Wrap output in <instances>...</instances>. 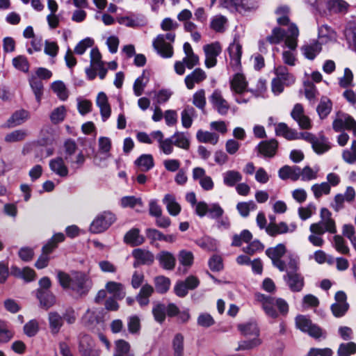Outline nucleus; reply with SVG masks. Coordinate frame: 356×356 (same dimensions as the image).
I'll return each mask as SVG.
<instances>
[{
    "instance_id": "5",
    "label": "nucleus",
    "mask_w": 356,
    "mask_h": 356,
    "mask_svg": "<svg viewBox=\"0 0 356 356\" xmlns=\"http://www.w3.org/2000/svg\"><path fill=\"white\" fill-rule=\"evenodd\" d=\"M299 261L293 256L289 257L287 266L284 272L283 279L289 289L293 292H300L305 285V279L299 272Z\"/></svg>"
},
{
    "instance_id": "54",
    "label": "nucleus",
    "mask_w": 356,
    "mask_h": 356,
    "mask_svg": "<svg viewBox=\"0 0 356 356\" xmlns=\"http://www.w3.org/2000/svg\"><path fill=\"white\" fill-rule=\"evenodd\" d=\"M311 190L314 193L316 199H319L323 195H329L330 193L331 187L327 182L321 184H315L312 186Z\"/></svg>"
},
{
    "instance_id": "18",
    "label": "nucleus",
    "mask_w": 356,
    "mask_h": 356,
    "mask_svg": "<svg viewBox=\"0 0 356 356\" xmlns=\"http://www.w3.org/2000/svg\"><path fill=\"white\" fill-rule=\"evenodd\" d=\"M210 102L213 107L222 115H225L228 113L229 104L222 97L220 90H215L210 96Z\"/></svg>"
},
{
    "instance_id": "27",
    "label": "nucleus",
    "mask_w": 356,
    "mask_h": 356,
    "mask_svg": "<svg viewBox=\"0 0 356 356\" xmlns=\"http://www.w3.org/2000/svg\"><path fill=\"white\" fill-rule=\"evenodd\" d=\"M97 106L99 108L103 122H106L111 116V108L108 104V97L104 92L98 93L96 99Z\"/></svg>"
},
{
    "instance_id": "42",
    "label": "nucleus",
    "mask_w": 356,
    "mask_h": 356,
    "mask_svg": "<svg viewBox=\"0 0 356 356\" xmlns=\"http://www.w3.org/2000/svg\"><path fill=\"white\" fill-rule=\"evenodd\" d=\"M113 355L134 356V353L131 352V346L129 342L124 339H118L115 342V353Z\"/></svg>"
},
{
    "instance_id": "28",
    "label": "nucleus",
    "mask_w": 356,
    "mask_h": 356,
    "mask_svg": "<svg viewBox=\"0 0 356 356\" xmlns=\"http://www.w3.org/2000/svg\"><path fill=\"white\" fill-rule=\"evenodd\" d=\"M207 78L206 73L200 68H196L191 74H188L184 82L188 90L194 88L195 84H199Z\"/></svg>"
},
{
    "instance_id": "49",
    "label": "nucleus",
    "mask_w": 356,
    "mask_h": 356,
    "mask_svg": "<svg viewBox=\"0 0 356 356\" xmlns=\"http://www.w3.org/2000/svg\"><path fill=\"white\" fill-rule=\"evenodd\" d=\"M149 82V77L145 76V71L134 81L133 86L134 93L136 96H140Z\"/></svg>"
},
{
    "instance_id": "19",
    "label": "nucleus",
    "mask_w": 356,
    "mask_h": 356,
    "mask_svg": "<svg viewBox=\"0 0 356 356\" xmlns=\"http://www.w3.org/2000/svg\"><path fill=\"white\" fill-rule=\"evenodd\" d=\"M151 136L158 142L159 147L164 154L170 155L173 152L174 143L171 137L164 138L163 134L159 130L151 132Z\"/></svg>"
},
{
    "instance_id": "55",
    "label": "nucleus",
    "mask_w": 356,
    "mask_h": 356,
    "mask_svg": "<svg viewBox=\"0 0 356 356\" xmlns=\"http://www.w3.org/2000/svg\"><path fill=\"white\" fill-rule=\"evenodd\" d=\"M27 135V131L24 129H17L6 134L4 140L8 143L19 142L24 140Z\"/></svg>"
},
{
    "instance_id": "12",
    "label": "nucleus",
    "mask_w": 356,
    "mask_h": 356,
    "mask_svg": "<svg viewBox=\"0 0 356 356\" xmlns=\"http://www.w3.org/2000/svg\"><path fill=\"white\" fill-rule=\"evenodd\" d=\"M228 51L230 58V66L232 70L234 71L241 70L243 47L238 35L234 36L233 42L228 47Z\"/></svg>"
},
{
    "instance_id": "41",
    "label": "nucleus",
    "mask_w": 356,
    "mask_h": 356,
    "mask_svg": "<svg viewBox=\"0 0 356 356\" xmlns=\"http://www.w3.org/2000/svg\"><path fill=\"white\" fill-rule=\"evenodd\" d=\"M288 31L286 32L284 29L280 27H275L271 32V34L266 38V40L270 44H278L282 41L286 40Z\"/></svg>"
},
{
    "instance_id": "59",
    "label": "nucleus",
    "mask_w": 356,
    "mask_h": 356,
    "mask_svg": "<svg viewBox=\"0 0 356 356\" xmlns=\"http://www.w3.org/2000/svg\"><path fill=\"white\" fill-rule=\"evenodd\" d=\"M355 353L356 343L353 341L341 343L337 350L338 356H350Z\"/></svg>"
},
{
    "instance_id": "7",
    "label": "nucleus",
    "mask_w": 356,
    "mask_h": 356,
    "mask_svg": "<svg viewBox=\"0 0 356 356\" xmlns=\"http://www.w3.org/2000/svg\"><path fill=\"white\" fill-rule=\"evenodd\" d=\"M65 240V236L63 233L55 234L51 238L42 248V254L35 262V267L38 269H42L47 266L49 257L48 254L51 253L56 247L58 243Z\"/></svg>"
},
{
    "instance_id": "30",
    "label": "nucleus",
    "mask_w": 356,
    "mask_h": 356,
    "mask_svg": "<svg viewBox=\"0 0 356 356\" xmlns=\"http://www.w3.org/2000/svg\"><path fill=\"white\" fill-rule=\"evenodd\" d=\"M105 289L113 298L118 300H122L126 296L125 287L120 282L109 281L106 284Z\"/></svg>"
},
{
    "instance_id": "37",
    "label": "nucleus",
    "mask_w": 356,
    "mask_h": 356,
    "mask_svg": "<svg viewBox=\"0 0 356 356\" xmlns=\"http://www.w3.org/2000/svg\"><path fill=\"white\" fill-rule=\"evenodd\" d=\"M171 138L175 146L185 150L189 149L191 142L188 134L177 131L171 136Z\"/></svg>"
},
{
    "instance_id": "48",
    "label": "nucleus",
    "mask_w": 356,
    "mask_h": 356,
    "mask_svg": "<svg viewBox=\"0 0 356 356\" xmlns=\"http://www.w3.org/2000/svg\"><path fill=\"white\" fill-rule=\"evenodd\" d=\"M243 0H220V4L222 7L228 9L231 12L242 13L245 10L243 3Z\"/></svg>"
},
{
    "instance_id": "39",
    "label": "nucleus",
    "mask_w": 356,
    "mask_h": 356,
    "mask_svg": "<svg viewBox=\"0 0 356 356\" xmlns=\"http://www.w3.org/2000/svg\"><path fill=\"white\" fill-rule=\"evenodd\" d=\"M124 242L132 246H138L141 245L145 239L144 237L140 234V230L134 228L129 230L124 236Z\"/></svg>"
},
{
    "instance_id": "24",
    "label": "nucleus",
    "mask_w": 356,
    "mask_h": 356,
    "mask_svg": "<svg viewBox=\"0 0 356 356\" xmlns=\"http://www.w3.org/2000/svg\"><path fill=\"white\" fill-rule=\"evenodd\" d=\"M120 24L127 27L136 28L145 24V18L143 15L131 13L129 16H122L117 18Z\"/></svg>"
},
{
    "instance_id": "4",
    "label": "nucleus",
    "mask_w": 356,
    "mask_h": 356,
    "mask_svg": "<svg viewBox=\"0 0 356 356\" xmlns=\"http://www.w3.org/2000/svg\"><path fill=\"white\" fill-rule=\"evenodd\" d=\"M256 296L257 300L261 303V307L268 317L276 318L279 314L286 316L288 314L289 305L285 300L261 293Z\"/></svg>"
},
{
    "instance_id": "64",
    "label": "nucleus",
    "mask_w": 356,
    "mask_h": 356,
    "mask_svg": "<svg viewBox=\"0 0 356 356\" xmlns=\"http://www.w3.org/2000/svg\"><path fill=\"white\" fill-rule=\"evenodd\" d=\"M342 158L348 164H353L356 162V140L352 143L350 149H344L342 152Z\"/></svg>"
},
{
    "instance_id": "16",
    "label": "nucleus",
    "mask_w": 356,
    "mask_h": 356,
    "mask_svg": "<svg viewBox=\"0 0 356 356\" xmlns=\"http://www.w3.org/2000/svg\"><path fill=\"white\" fill-rule=\"evenodd\" d=\"M291 117L298 123L300 129H309L312 127L311 120L305 114V110L301 104L297 103L294 105L291 112Z\"/></svg>"
},
{
    "instance_id": "26",
    "label": "nucleus",
    "mask_w": 356,
    "mask_h": 356,
    "mask_svg": "<svg viewBox=\"0 0 356 356\" xmlns=\"http://www.w3.org/2000/svg\"><path fill=\"white\" fill-rule=\"evenodd\" d=\"M162 202L170 216H177L180 213L181 207L175 195L171 193L165 194Z\"/></svg>"
},
{
    "instance_id": "62",
    "label": "nucleus",
    "mask_w": 356,
    "mask_h": 356,
    "mask_svg": "<svg viewBox=\"0 0 356 356\" xmlns=\"http://www.w3.org/2000/svg\"><path fill=\"white\" fill-rule=\"evenodd\" d=\"M334 247L337 252L343 254H348L350 249L344 238L340 235H335L333 237Z\"/></svg>"
},
{
    "instance_id": "25",
    "label": "nucleus",
    "mask_w": 356,
    "mask_h": 356,
    "mask_svg": "<svg viewBox=\"0 0 356 356\" xmlns=\"http://www.w3.org/2000/svg\"><path fill=\"white\" fill-rule=\"evenodd\" d=\"M301 51L304 56L309 60H314L322 50V42L313 40L301 47Z\"/></svg>"
},
{
    "instance_id": "53",
    "label": "nucleus",
    "mask_w": 356,
    "mask_h": 356,
    "mask_svg": "<svg viewBox=\"0 0 356 356\" xmlns=\"http://www.w3.org/2000/svg\"><path fill=\"white\" fill-rule=\"evenodd\" d=\"M275 14L278 16L277 22L280 26H286L289 24V8L286 6H282L277 8Z\"/></svg>"
},
{
    "instance_id": "43",
    "label": "nucleus",
    "mask_w": 356,
    "mask_h": 356,
    "mask_svg": "<svg viewBox=\"0 0 356 356\" xmlns=\"http://www.w3.org/2000/svg\"><path fill=\"white\" fill-rule=\"evenodd\" d=\"M348 7L349 4L343 0H330L327 2V8L333 13H345Z\"/></svg>"
},
{
    "instance_id": "58",
    "label": "nucleus",
    "mask_w": 356,
    "mask_h": 356,
    "mask_svg": "<svg viewBox=\"0 0 356 356\" xmlns=\"http://www.w3.org/2000/svg\"><path fill=\"white\" fill-rule=\"evenodd\" d=\"M155 289L158 293H166L170 286V280L165 276H158L154 279Z\"/></svg>"
},
{
    "instance_id": "60",
    "label": "nucleus",
    "mask_w": 356,
    "mask_h": 356,
    "mask_svg": "<svg viewBox=\"0 0 356 356\" xmlns=\"http://www.w3.org/2000/svg\"><path fill=\"white\" fill-rule=\"evenodd\" d=\"M13 65L15 69L23 72H28L29 70V63L24 56H17L12 60Z\"/></svg>"
},
{
    "instance_id": "8",
    "label": "nucleus",
    "mask_w": 356,
    "mask_h": 356,
    "mask_svg": "<svg viewBox=\"0 0 356 356\" xmlns=\"http://www.w3.org/2000/svg\"><path fill=\"white\" fill-rule=\"evenodd\" d=\"M83 325L93 332H99L103 326V316L98 309H88L81 318Z\"/></svg>"
},
{
    "instance_id": "22",
    "label": "nucleus",
    "mask_w": 356,
    "mask_h": 356,
    "mask_svg": "<svg viewBox=\"0 0 356 356\" xmlns=\"http://www.w3.org/2000/svg\"><path fill=\"white\" fill-rule=\"evenodd\" d=\"M278 142L275 139L264 140L256 147L259 154L266 158H273L277 152Z\"/></svg>"
},
{
    "instance_id": "47",
    "label": "nucleus",
    "mask_w": 356,
    "mask_h": 356,
    "mask_svg": "<svg viewBox=\"0 0 356 356\" xmlns=\"http://www.w3.org/2000/svg\"><path fill=\"white\" fill-rule=\"evenodd\" d=\"M14 336V332L9 323L0 320V343L8 342Z\"/></svg>"
},
{
    "instance_id": "33",
    "label": "nucleus",
    "mask_w": 356,
    "mask_h": 356,
    "mask_svg": "<svg viewBox=\"0 0 356 356\" xmlns=\"http://www.w3.org/2000/svg\"><path fill=\"white\" fill-rule=\"evenodd\" d=\"M227 26V18L223 15H217L211 19L210 28L216 33H224Z\"/></svg>"
},
{
    "instance_id": "44",
    "label": "nucleus",
    "mask_w": 356,
    "mask_h": 356,
    "mask_svg": "<svg viewBox=\"0 0 356 356\" xmlns=\"http://www.w3.org/2000/svg\"><path fill=\"white\" fill-rule=\"evenodd\" d=\"M29 85L35 95L38 103H40L43 95V83L35 75L31 76L29 79Z\"/></svg>"
},
{
    "instance_id": "38",
    "label": "nucleus",
    "mask_w": 356,
    "mask_h": 356,
    "mask_svg": "<svg viewBox=\"0 0 356 356\" xmlns=\"http://www.w3.org/2000/svg\"><path fill=\"white\" fill-rule=\"evenodd\" d=\"M134 163L141 171L143 172L149 171L154 165L153 156L149 154H143L140 155L135 161Z\"/></svg>"
},
{
    "instance_id": "63",
    "label": "nucleus",
    "mask_w": 356,
    "mask_h": 356,
    "mask_svg": "<svg viewBox=\"0 0 356 356\" xmlns=\"http://www.w3.org/2000/svg\"><path fill=\"white\" fill-rule=\"evenodd\" d=\"M174 356H183L184 355V336L178 333L172 340Z\"/></svg>"
},
{
    "instance_id": "29",
    "label": "nucleus",
    "mask_w": 356,
    "mask_h": 356,
    "mask_svg": "<svg viewBox=\"0 0 356 356\" xmlns=\"http://www.w3.org/2000/svg\"><path fill=\"white\" fill-rule=\"evenodd\" d=\"M278 176L282 180L290 179L297 181L300 177V168L297 165H284L279 170Z\"/></svg>"
},
{
    "instance_id": "2",
    "label": "nucleus",
    "mask_w": 356,
    "mask_h": 356,
    "mask_svg": "<svg viewBox=\"0 0 356 356\" xmlns=\"http://www.w3.org/2000/svg\"><path fill=\"white\" fill-rule=\"evenodd\" d=\"M57 278L60 286L79 296H85L92 286L89 276L81 271H72L70 273L59 271Z\"/></svg>"
},
{
    "instance_id": "51",
    "label": "nucleus",
    "mask_w": 356,
    "mask_h": 356,
    "mask_svg": "<svg viewBox=\"0 0 356 356\" xmlns=\"http://www.w3.org/2000/svg\"><path fill=\"white\" fill-rule=\"evenodd\" d=\"M266 232L271 236L286 234L288 233V225L284 222L278 224L270 222L266 227Z\"/></svg>"
},
{
    "instance_id": "36",
    "label": "nucleus",
    "mask_w": 356,
    "mask_h": 356,
    "mask_svg": "<svg viewBox=\"0 0 356 356\" xmlns=\"http://www.w3.org/2000/svg\"><path fill=\"white\" fill-rule=\"evenodd\" d=\"M197 140L200 143H209L215 145L219 140V136L216 133L200 129L196 134Z\"/></svg>"
},
{
    "instance_id": "6",
    "label": "nucleus",
    "mask_w": 356,
    "mask_h": 356,
    "mask_svg": "<svg viewBox=\"0 0 356 356\" xmlns=\"http://www.w3.org/2000/svg\"><path fill=\"white\" fill-rule=\"evenodd\" d=\"M298 28L295 24H290L288 28V34L284 45V47H288L289 50H284L282 54V58L284 63L289 66H295L296 64V48L298 47Z\"/></svg>"
},
{
    "instance_id": "57",
    "label": "nucleus",
    "mask_w": 356,
    "mask_h": 356,
    "mask_svg": "<svg viewBox=\"0 0 356 356\" xmlns=\"http://www.w3.org/2000/svg\"><path fill=\"white\" fill-rule=\"evenodd\" d=\"M316 207L314 203L310 202L305 207H300L298 213L302 220H306L316 213Z\"/></svg>"
},
{
    "instance_id": "52",
    "label": "nucleus",
    "mask_w": 356,
    "mask_h": 356,
    "mask_svg": "<svg viewBox=\"0 0 356 356\" xmlns=\"http://www.w3.org/2000/svg\"><path fill=\"white\" fill-rule=\"evenodd\" d=\"M243 176L235 170H229L223 174L224 184L228 186H234L236 183L242 180Z\"/></svg>"
},
{
    "instance_id": "56",
    "label": "nucleus",
    "mask_w": 356,
    "mask_h": 356,
    "mask_svg": "<svg viewBox=\"0 0 356 356\" xmlns=\"http://www.w3.org/2000/svg\"><path fill=\"white\" fill-rule=\"evenodd\" d=\"M196 244L202 249L211 252L217 249V243L216 240L209 236H204L196 241Z\"/></svg>"
},
{
    "instance_id": "15",
    "label": "nucleus",
    "mask_w": 356,
    "mask_h": 356,
    "mask_svg": "<svg viewBox=\"0 0 356 356\" xmlns=\"http://www.w3.org/2000/svg\"><path fill=\"white\" fill-rule=\"evenodd\" d=\"M230 88L238 103L245 102L243 95L245 92V76L243 73H236L230 80Z\"/></svg>"
},
{
    "instance_id": "31",
    "label": "nucleus",
    "mask_w": 356,
    "mask_h": 356,
    "mask_svg": "<svg viewBox=\"0 0 356 356\" xmlns=\"http://www.w3.org/2000/svg\"><path fill=\"white\" fill-rule=\"evenodd\" d=\"M49 168L53 172L61 177H65L68 175V168L61 157L51 159L49 161Z\"/></svg>"
},
{
    "instance_id": "17",
    "label": "nucleus",
    "mask_w": 356,
    "mask_h": 356,
    "mask_svg": "<svg viewBox=\"0 0 356 356\" xmlns=\"http://www.w3.org/2000/svg\"><path fill=\"white\" fill-rule=\"evenodd\" d=\"M177 258L179 264L177 272L181 275L187 273L194 262L193 253L187 250H181L178 252Z\"/></svg>"
},
{
    "instance_id": "14",
    "label": "nucleus",
    "mask_w": 356,
    "mask_h": 356,
    "mask_svg": "<svg viewBox=\"0 0 356 356\" xmlns=\"http://www.w3.org/2000/svg\"><path fill=\"white\" fill-rule=\"evenodd\" d=\"M262 343L260 331L255 322L246 323V350L258 347Z\"/></svg>"
},
{
    "instance_id": "23",
    "label": "nucleus",
    "mask_w": 356,
    "mask_h": 356,
    "mask_svg": "<svg viewBox=\"0 0 356 356\" xmlns=\"http://www.w3.org/2000/svg\"><path fill=\"white\" fill-rule=\"evenodd\" d=\"M159 266L167 270H172L176 265V258L175 255L167 250L159 252L156 257Z\"/></svg>"
},
{
    "instance_id": "34",
    "label": "nucleus",
    "mask_w": 356,
    "mask_h": 356,
    "mask_svg": "<svg viewBox=\"0 0 356 356\" xmlns=\"http://www.w3.org/2000/svg\"><path fill=\"white\" fill-rule=\"evenodd\" d=\"M276 78L280 79L286 86H289L295 82V77L289 72L287 67L284 65H278L275 67Z\"/></svg>"
},
{
    "instance_id": "11",
    "label": "nucleus",
    "mask_w": 356,
    "mask_h": 356,
    "mask_svg": "<svg viewBox=\"0 0 356 356\" xmlns=\"http://www.w3.org/2000/svg\"><path fill=\"white\" fill-rule=\"evenodd\" d=\"M286 251V247L282 243H279L275 247L268 248L266 250V254L271 259L273 266L281 272H284L287 266V260L282 259Z\"/></svg>"
},
{
    "instance_id": "13",
    "label": "nucleus",
    "mask_w": 356,
    "mask_h": 356,
    "mask_svg": "<svg viewBox=\"0 0 356 356\" xmlns=\"http://www.w3.org/2000/svg\"><path fill=\"white\" fill-rule=\"evenodd\" d=\"M334 299L335 302L331 305L330 309L334 316L341 318L346 314L349 309L346 294L342 291H339L335 293Z\"/></svg>"
},
{
    "instance_id": "21",
    "label": "nucleus",
    "mask_w": 356,
    "mask_h": 356,
    "mask_svg": "<svg viewBox=\"0 0 356 356\" xmlns=\"http://www.w3.org/2000/svg\"><path fill=\"white\" fill-rule=\"evenodd\" d=\"M355 124V120L350 115L338 113L337 117L332 122V128L336 132H341L344 129L350 130V127Z\"/></svg>"
},
{
    "instance_id": "46",
    "label": "nucleus",
    "mask_w": 356,
    "mask_h": 356,
    "mask_svg": "<svg viewBox=\"0 0 356 356\" xmlns=\"http://www.w3.org/2000/svg\"><path fill=\"white\" fill-rule=\"evenodd\" d=\"M312 146L314 151L318 154H323L331 148L328 139L323 136L316 137Z\"/></svg>"
},
{
    "instance_id": "10",
    "label": "nucleus",
    "mask_w": 356,
    "mask_h": 356,
    "mask_svg": "<svg viewBox=\"0 0 356 356\" xmlns=\"http://www.w3.org/2000/svg\"><path fill=\"white\" fill-rule=\"evenodd\" d=\"M115 220V215L110 211H104L96 216L90 226V231L99 234L106 231Z\"/></svg>"
},
{
    "instance_id": "40",
    "label": "nucleus",
    "mask_w": 356,
    "mask_h": 356,
    "mask_svg": "<svg viewBox=\"0 0 356 356\" xmlns=\"http://www.w3.org/2000/svg\"><path fill=\"white\" fill-rule=\"evenodd\" d=\"M29 118V113L25 110L15 111L8 120V127H13L24 122Z\"/></svg>"
},
{
    "instance_id": "1",
    "label": "nucleus",
    "mask_w": 356,
    "mask_h": 356,
    "mask_svg": "<svg viewBox=\"0 0 356 356\" xmlns=\"http://www.w3.org/2000/svg\"><path fill=\"white\" fill-rule=\"evenodd\" d=\"M321 220L310 225L311 234L308 236L309 241L315 247H322L325 241L323 235L327 232L334 234L337 232L334 219L332 217V213L327 208H322L320 211Z\"/></svg>"
},
{
    "instance_id": "3",
    "label": "nucleus",
    "mask_w": 356,
    "mask_h": 356,
    "mask_svg": "<svg viewBox=\"0 0 356 356\" xmlns=\"http://www.w3.org/2000/svg\"><path fill=\"white\" fill-rule=\"evenodd\" d=\"M178 24L171 18H165L161 23L163 31H169L165 34H159L153 41V47L162 58H169L173 56L172 43L175 42V31L178 28Z\"/></svg>"
},
{
    "instance_id": "35",
    "label": "nucleus",
    "mask_w": 356,
    "mask_h": 356,
    "mask_svg": "<svg viewBox=\"0 0 356 356\" xmlns=\"http://www.w3.org/2000/svg\"><path fill=\"white\" fill-rule=\"evenodd\" d=\"M48 320L51 332L53 334H58L63 325L62 316L56 312H51Z\"/></svg>"
},
{
    "instance_id": "32",
    "label": "nucleus",
    "mask_w": 356,
    "mask_h": 356,
    "mask_svg": "<svg viewBox=\"0 0 356 356\" xmlns=\"http://www.w3.org/2000/svg\"><path fill=\"white\" fill-rule=\"evenodd\" d=\"M36 296L41 307L46 309L52 307L56 302L55 296L49 291L38 289Z\"/></svg>"
},
{
    "instance_id": "50",
    "label": "nucleus",
    "mask_w": 356,
    "mask_h": 356,
    "mask_svg": "<svg viewBox=\"0 0 356 356\" xmlns=\"http://www.w3.org/2000/svg\"><path fill=\"white\" fill-rule=\"evenodd\" d=\"M332 108V102L327 97H323L316 108L317 113L320 118H325L331 112Z\"/></svg>"
},
{
    "instance_id": "20",
    "label": "nucleus",
    "mask_w": 356,
    "mask_h": 356,
    "mask_svg": "<svg viewBox=\"0 0 356 356\" xmlns=\"http://www.w3.org/2000/svg\"><path fill=\"white\" fill-rule=\"evenodd\" d=\"M132 256L135 259L134 263V267H138L140 265H151L154 261L153 253L145 249L138 248L134 250Z\"/></svg>"
},
{
    "instance_id": "9",
    "label": "nucleus",
    "mask_w": 356,
    "mask_h": 356,
    "mask_svg": "<svg viewBox=\"0 0 356 356\" xmlns=\"http://www.w3.org/2000/svg\"><path fill=\"white\" fill-rule=\"evenodd\" d=\"M296 327L302 332L307 333L312 337L318 339L325 336V332L305 316L299 315L296 318Z\"/></svg>"
},
{
    "instance_id": "45",
    "label": "nucleus",
    "mask_w": 356,
    "mask_h": 356,
    "mask_svg": "<svg viewBox=\"0 0 356 356\" xmlns=\"http://www.w3.org/2000/svg\"><path fill=\"white\" fill-rule=\"evenodd\" d=\"M252 238V234L246 229V253L252 254L262 251L264 248V245L258 240L250 241Z\"/></svg>"
},
{
    "instance_id": "61",
    "label": "nucleus",
    "mask_w": 356,
    "mask_h": 356,
    "mask_svg": "<svg viewBox=\"0 0 356 356\" xmlns=\"http://www.w3.org/2000/svg\"><path fill=\"white\" fill-rule=\"evenodd\" d=\"M194 114L195 109L192 106H187L182 111L181 120L184 127L188 129L191 127Z\"/></svg>"
}]
</instances>
